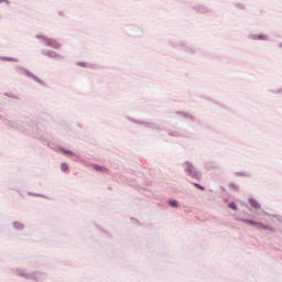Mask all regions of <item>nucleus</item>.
Instances as JSON below:
<instances>
[{"label": "nucleus", "mask_w": 282, "mask_h": 282, "mask_svg": "<svg viewBox=\"0 0 282 282\" xmlns=\"http://www.w3.org/2000/svg\"><path fill=\"white\" fill-rule=\"evenodd\" d=\"M67 169H69V166H67L66 163H62L61 171L65 172V171H67Z\"/></svg>", "instance_id": "nucleus-7"}, {"label": "nucleus", "mask_w": 282, "mask_h": 282, "mask_svg": "<svg viewBox=\"0 0 282 282\" xmlns=\"http://www.w3.org/2000/svg\"><path fill=\"white\" fill-rule=\"evenodd\" d=\"M195 186H196L197 188H200V191H204V187L200 186L199 184H195Z\"/></svg>", "instance_id": "nucleus-10"}, {"label": "nucleus", "mask_w": 282, "mask_h": 282, "mask_svg": "<svg viewBox=\"0 0 282 282\" xmlns=\"http://www.w3.org/2000/svg\"><path fill=\"white\" fill-rule=\"evenodd\" d=\"M47 55L51 57V58H58V54L54 53V52H50L47 53Z\"/></svg>", "instance_id": "nucleus-6"}, {"label": "nucleus", "mask_w": 282, "mask_h": 282, "mask_svg": "<svg viewBox=\"0 0 282 282\" xmlns=\"http://www.w3.org/2000/svg\"><path fill=\"white\" fill-rule=\"evenodd\" d=\"M251 206L253 208H259V204L257 202H254V200H251Z\"/></svg>", "instance_id": "nucleus-9"}, {"label": "nucleus", "mask_w": 282, "mask_h": 282, "mask_svg": "<svg viewBox=\"0 0 282 282\" xmlns=\"http://www.w3.org/2000/svg\"><path fill=\"white\" fill-rule=\"evenodd\" d=\"M229 208H231L232 210H237V205L235 203H230Z\"/></svg>", "instance_id": "nucleus-8"}, {"label": "nucleus", "mask_w": 282, "mask_h": 282, "mask_svg": "<svg viewBox=\"0 0 282 282\" xmlns=\"http://www.w3.org/2000/svg\"><path fill=\"white\" fill-rule=\"evenodd\" d=\"M254 39L258 41H268V35H256Z\"/></svg>", "instance_id": "nucleus-3"}, {"label": "nucleus", "mask_w": 282, "mask_h": 282, "mask_svg": "<svg viewBox=\"0 0 282 282\" xmlns=\"http://www.w3.org/2000/svg\"><path fill=\"white\" fill-rule=\"evenodd\" d=\"M46 44L50 45V47H54L55 50H57V47H61V44L56 42V40H47Z\"/></svg>", "instance_id": "nucleus-1"}, {"label": "nucleus", "mask_w": 282, "mask_h": 282, "mask_svg": "<svg viewBox=\"0 0 282 282\" xmlns=\"http://www.w3.org/2000/svg\"><path fill=\"white\" fill-rule=\"evenodd\" d=\"M95 171H102V172H107V169L100 166V165H95L94 166Z\"/></svg>", "instance_id": "nucleus-4"}, {"label": "nucleus", "mask_w": 282, "mask_h": 282, "mask_svg": "<svg viewBox=\"0 0 282 282\" xmlns=\"http://www.w3.org/2000/svg\"><path fill=\"white\" fill-rule=\"evenodd\" d=\"M245 224H249L250 226H258V228H263V225L254 221V220H250V219H243L242 220Z\"/></svg>", "instance_id": "nucleus-2"}, {"label": "nucleus", "mask_w": 282, "mask_h": 282, "mask_svg": "<svg viewBox=\"0 0 282 282\" xmlns=\"http://www.w3.org/2000/svg\"><path fill=\"white\" fill-rule=\"evenodd\" d=\"M169 204L172 208H177V200H170Z\"/></svg>", "instance_id": "nucleus-5"}]
</instances>
